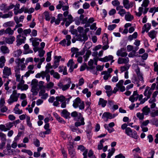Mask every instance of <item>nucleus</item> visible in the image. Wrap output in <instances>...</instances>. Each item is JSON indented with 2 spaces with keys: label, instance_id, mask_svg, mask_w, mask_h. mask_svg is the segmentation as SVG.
<instances>
[{
  "label": "nucleus",
  "instance_id": "f257e3e1",
  "mask_svg": "<svg viewBox=\"0 0 158 158\" xmlns=\"http://www.w3.org/2000/svg\"><path fill=\"white\" fill-rule=\"evenodd\" d=\"M71 116L74 118V120L77 121L75 123V125L76 127H78L85 124L84 118L83 117L82 114L81 113H79L74 111L71 114Z\"/></svg>",
  "mask_w": 158,
  "mask_h": 158
},
{
  "label": "nucleus",
  "instance_id": "f03ea898",
  "mask_svg": "<svg viewBox=\"0 0 158 158\" xmlns=\"http://www.w3.org/2000/svg\"><path fill=\"white\" fill-rule=\"evenodd\" d=\"M73 106L75 108L78 107L80 110H83L85 108L84 102L79 97H77L73 101Z\"/></svg>",
  "mask_w": 158,
  "mask_h": 158
},
{
  "label": "nucleus",
  "instance_id": "7ed1b4c3",
  "mask_svg": "<svg viewBox=\"0 0 158 158\" xmlns=\"http://www.w3.org/2000/svg\"><path fill=\"white\" fill-rule=\"evenodd\" d=\"M20 94H17L16 90L13 91L12 94L10 95L9 99L7 101V102L9 105H11L14 102L17 101Z\"/></svg>",
  "mask_w": 158,
  "mask_h": 158
},
{
  "label": "nucleus",
  "instance_id": "20e7f679",
  "mask_svg": "<svg viewBox=\"0 0 158 158\" xmlns=\"http://www.w3.org/2000/svg\"><path fill=\"white\" fill-rule=\"evenodd\" d=\"M125 133L128 136L135 139H137L139 137L137 132L134 130L131 129L130 127L127 128L125 131Z\"/></svg>",
  "mask_w": 158,
  "mask_h": 158
},
{
  "label": "nucleus",
  "instance_id": "39448f33",
  "mask_svg": "<svg viewBox=\"0 0 158 158\" xmlns=\"http://www.w3.org/2000/svg\"><path fill=\"white\" fill-rule=\"evenodd\" d=\"M15 7V6L10 3L9 6H7L6 3H2L0 6V9L2 11H3L4 13L7 12L10 10L13 9Z\"/></svg>",
  "mask_w": 158,
  "mask_h": 158
},
{
  "label": "nucleus",
  "instance_id": "423d86ee",
  "mask_svg": "<svg viewBox=\"0 0 158 158\" xmlns=\"http://www.w3.org/2000/svg\"><path fill=\"white\" fill-rule=\"evenodd\" d=\"M67 146L69 152V154L71 158H76V154L75 151V150L74 148L73 145L70 144H67Z\"/></svg>",
  "mask_w": 158,
  "mask_h": 158
},
{
  "label": "nucleus",
  "instance_id": "0eeeda50",
  "mask_svg": "<svg viewBox=\"0 0 158 158\" xmlns=\"http://www.w3.org/2000/svg\"><path fill=\"white\" fill-rule=\"evenodd\" d=\"M76 40L81 42L84 41L85 42L88 39V37L86 33L77 34H76Z\"/></svg>",
  "mask_w": 158,
  "mask_h": 158
},
{
  "label": "nucleus",
  "instance_id": "6e6552de",
  "mask_svg": "<svg viewBox=\"0 0 158 158\" xmlns=\"http://www.w3.org/2000/svg\"><path fill=\"white\" fill-rule=\"evenodd\" d=\"M3 76L2 77L4 78H8V76L11 74L10 68L7 67L5 66L3 71Z\"/></svg>",
  "mask_w": 158,
  "mask_h": 158
},
{
  "label": "nucleus",
  "instance_id": "1a4fd4ad",
  "mask_svg": "<svg viewBox=\"0 0 158 158\" xmlns=\"http://www.w3.org/2000/svg\"><path fill=\"white\" fill-rule=\"evenodd\" d=\"M61 116L66 119L70 118V113L66 109H64L60 113Z\"/></svg>",
  "mask_w": 158,
  "mask_h": 158
},
{
  "label": "nucleus",
  "instance_id": "9d476101",
  "mask_svg": "<svg viewBox=\"0 0 158 158\" xmlns=\"http://www.w3.org/2000/svg\"><path fill=\"white\" fill-rule=\"evenodd\" d=\"M113 57L112 55H109L108 56H106L103 58H98L99 60L103 62H106L109 60L113 59Z\"/></svg>",
  "mask_w": 158,
  "mask_h": 158
},
{
  "label": "nucleus",
  "instance_id": "9b49d317",
  "mask_svg": "<svg viewBox=\"0 0 158 158\" xmlns=\"http://www.w3.org/2000/svg\"><path fill=\"white\" fill-rule=\"evenodd\" d=\"M129 61V59L128 57L126 58H119L118 59V64H122L123 63H127Z\"/></svg>",
  "mask_w": 158,
  "mask_h": 158
},
{
  "label": "nucleus",
  "instance_id": "f8f14e48",
  "mask_svg": "<svg viewBox=\"0 0 158 158\" xmlns=\"http://www.w3.org/2000/svg\"><path fill=\"white\" fill-rule=\"evenodd\" d=\"M157 33V32L153 30L148 32V35L152 39H153L156 37Z\"/></svg>",
  "mask_w": 158,
  "mask_h": 158
},
{
  "label": "nucleus",
  "instance_id": "ddd939ff",
  "mask_svg": "<svg viewBox=\"0 0 158 158\" xmlns=\"http://www.w3.org/2000/svg\"><path fill=\"white\" fill-rule=\"evenodd\" d=\"M24 18L23 15H21L19 18L18 16H16L14 17V20L16 23H19L20 22H23Z\"/></svg>",
  "mask_w": 158,
  "mask_h": 158
},
{
  "label": "nucleus",
  "instance_id": "4468645a",
  "mask_svg": "<svg viewBox=\"0 0 158 158\" xmlns=\"http://www.w3.org/2000/svg\"><path fill=\"white\" fill-rule=\"evenodd\" d=\"M50 73L51 75H53V77L57 79H59L60 78V74L57 72H55L54 70H52L50 71Z\"/></svg>",
  "mask_w": 158,
  "mask_h": 158
},
{
  "label": "nucleus",
  "instance_id": "2eb2a0df",
  "mask_svg": "<svg viewBox=\"0 0 158 158\" xmlns=\"http://www.w3.org/2000/svg\"><path fill=\"white\" fill-rule=\"evenodd\" d=\"M123 3L124 7L127 9H128L130 7H131L133 6V5L131 6L129 0H123Z\"/></svg>",
  "mask_w": 158,
  "mask_h": 158
},
{
  "label": "nucleus",
  "instance_id": "dca6fc26",
  "mask_svg": "<svg viewBox=\"0 0 158 158\" xmlns=\"http://www.w3.org/2000/svg\"><path fill=\"white\" fill-rule=\"evenodd\" d=\"M107 103V101L104 100L102 98H100L99 101L98 103V105H101L102 107H104Z\"/></svg>",
  "mask_w": 158,
  "mask_h": 158
},
{
  "label": "nucleus",
  "instance_id": "f3484780",
  "mask_svg": "<svg viewBox=\"0 0 158 158\" xmlns=\"http://www.w3.org/2000/svg\"><path fill=\"white\" fill-rule=\"evenodd\" d=\"M0 50L3 54L8 53L9 50L7 47L6 46H2L1 47Z\"/></svg>",
  "mask_w": 158,
  "mask_h": 158
},
{
  "label": "nucleus",
  "instance_id": "a211bd4d",
  "mask_svg": "<svg viewBox=\"0 0 158 158\" xmlns=\"http://www.w3.org/2000/svg\"><path fill=\"white\" fill-rule=\"evenodd\" d=\"M20 105L19 104H16L14 109L15 113L16 114H21L23 113L22 110H20L18 107Z\"/></svg>",
  "mask_w": 158,
  "mask_h": 158
},
{
  "label": "nucleus",
  "instance_id": "6ab92c4d",
  "mask_svg": "<svg viewBox=\"0 0 158 158\" xmlns=\"http://www.w3.org/2000/svg\"><path fill=\"white\" fill-rule=\"evenodd\" d=\"M15 24V23L13 21H10L4 23L3 26L5 27H13Z\"/></svg>",
  "mask_w": 158,
  "mask_h": 158
},
{
  "label": "nucleus",
  "instance_id": "aec40b11",
  "mask_svg": "<svg viewBox=\"0 0 158 158\" xmlns=\"http://www.w3.org/2000/svg\"><path fill=\"white\" fill-rule=\"evenodd\" d=\"M15 38L14 37H12L9 38H6L5 39L6 42L8 44H11L15 40Z\"/></svg>",
  "mask_w": 158,
  "mask_h": 158
},
{
  "label": "nucleus",
  "instance_id": "412c9836",
  "mask_svg": "<svg viewBox=\"0 0 158 158\" xmlns=\"http://www.w3.org/2000/svg\"><path fill=\"white\" fill-rule=\"evenodd\" d=\"M132 82L137 85V87H139L140 85L139 84V80H138L136 77H134L132 78Z\"/></svg>",
  "mask_w": 158,
  "mask_h": 158
},
{
  "label": "nucleus",
  "instance_id": "4be33fe9",
  "mask_svg": "<svg viewBox=\"0 0 158 158\" xmlns=\"http://www.w3.org/2000/svg\"><path fill=\"white\" fill-rule=\"evenodd\" d=\"M13 13L11 11H9L8 13L3 15L2 18L3 19H6L10 18L13 16Z\"/></svg>",
  "mask_w": 158,
  "mask_h": 158
},
{
  "label": "nucleus",
  "instance_id": "5701e85b",
  "mask_svg": "<svg viewBox=\"0 0 158 158\" xmlns=\"http://www.w3.org/2000/svg\"><path fill=\"white\" fill-rule=\"evenodd\" d=\"M0 138L1 142H6V135L2 132H0Z\"/></svg>",
  "mask_w": 158,
  "mask_h": 158
},
{
  "label": "nucleus",
  "instance_id": "b1692460",
  "mask_svg": "<svg viewBox=\"0 0 158 158\" xmlns=\"http://www.w3.org/2000/svg\"><path fill=\"white\" fill-rule=\"evenodd\" d=\"M142 110L145 115H147L150 111V109L147 106H146L142 109Z\"/></svg>",
  "mask_w": 158,
  "mask_h": 158
},
{
  "label": "nucleus",
  "instance_id": "393cba45",
  "mask_svg": "<svg viewBox=\"0 0 158 158\" xmlns=\"http://www.w3.org/2000/svg\"><path fill=\"white\" fill-rule=\"evenodd\" d=\"M38 81L35 79H34L32 80L31 83V85L32 87L33 88H37L38 85Z\"/></svg>",
  "mask_w": 158,
  "mask_h": 158
},
{
  "label": "nucleus",
  "instance_id": "a878e982",
  "mask_svg": "<svg viewBox=\"0 0 158 158\" xmlns=\"http://www.w3.org/2000/svg\"><path fill=\"white\" fill-rule=\"evenodd\" d=\"M125 18L127 21H131L134 19V17L131 14H126L125 16Z\"/></svg>",
  "mask_w": 158,
  "mask_h": 158
},
{
  "label": "nucleus",
  "instance_id": "bb28decb",
  "mask_svg": "<svg viewBox=\"0 0 158 158\" xmlns=\"http://www.w3.org/2000/svg\"><path fill=\"white\" fill-rule=\"evenodd\" d=\"M56 100L61 102H63L65 101V98L62 95H61L60 96L56 97Z\"/></svg>",
  "mask_w": 158,
  "mask_h": 158
},
{
  "label": "nucleus",
  "instance_id": "cd10ccee",
  "mask_svg": "<svg viewBox=\"0 0 158 158\" xmlns=\"http://www.w3.org/2000/svg\"><path fill=\"white\" fill-rule=\"evenodd\" d=\"M30 41H32V45L34 47H37L39 44V42L33 40V38L30 39Z\"/></svg>",
  "mask_w": 158,
  "mask_h": 158
},
{
  "label": "nucleus",
  "instance_id": "c85d7f7f",
  "mask_svg": "<svg viewBox=\"0 0 158 158\" xmlns=\"http://www.w3.org/2000/svg\"><path fill=\"white\" fill-rule=\"evenodd\" d=\"M5 32L6 34L12 35L13 34L14 32V30H12L10 27H8L5 30Z\"/></svg>",
  "mask_w": 158,
  "mask_h": 158
},
{
  "label": "nucleus",
  "instance_id": "c756f323",
  "mask_svg": "<svg viewBox=\"0 0 158 158\" xmlns=\"http://www.w3.org/2000/svg\"><path fill=\"white\" fill-rule=\"evenodd\" d=\"M151 122L153 125H155L156 127L158 126V118H154L151 120Z\"/></svg>",
  "mask_w": 158,
  "mask_h": 158
},
{
  "label": "nucleus",
  "instance_id": "7c9ffc66",
  "mask_svg": "<svg viewBox=\"0 0 158 158\" xmlns=\"http://www.w3.org/2000/svg\"><path fill=\"white\" fill-rule=\"evenodd\" d=\"M151 24L150 23H148L147 24H145L143 27L146 28V32H148L149 30L151 29Z\"/></svg>",
  "mask_w": 158,
  "mask_h": 158
},
{
  "label": "nucleus",
  "instance_id": "2f4dec72",
  "mask_svg": "<svg viewBox=\"0 0 158 158\" xmlns=\"http://www.w3.org/2000/svg\"><path fill=\"white\" fill-rule=\"evenodd\" d=\"M71 83V81H68V83L63 85V88H62V90L63 91H65L70 86V84Z\"/></svg>",
  "mask_w": 158,
  "mask_h": 158
},
{
  "label": "nucleus",
  "instance_id": "473e14b6",
  "mask_svg": "<svg viewBox=\"0 0 158 158\" xmlns=\"http://www.w3.org/2000/svg\"><path fill=\"white\" fill-rule=\"evenodd\" d=\"M23 37V39H19L17 43V45L18 46L21 45L22 43H25V40L26 39V37H23Z\"/></svg>",
  "mask_w": 158,
  "mask_h": 158
},
{
  "label": "nucleus",
  "instance_id": "72a5a7b5",
  "mask_svg": "<svg viewBox=\"0 0 158 158\" xmlns=\"http://www.w3.org/2000/svg\"><path fill=\"white\" fill-rule=\"evenodd\" d=\"M91 104V103L89 101H87L85 102V104L87 106L86 110H89L90 114H91L92 113L91 108L90 107Z\"/></svg>",
  "mask_w": 158,
  "mask_h": 158
},
{
  "label": "nucleus",
  "instance_id": "f704fd0d",
  "mask_svg": "<svg viewBox=\"0 0 158 158\" xmlns=\"http://www.w3.org/2000/svg\"><path fill=\"white\" fill-rule=\"evenodd\" d=\"M0 130L2 131H6L8 130H9V128L8 129L4 125L1 124L0 125Z\"/></svg>",
  "mask_w": 158,
  "mask_h": 158
},
{
  "label": "nucleus",
  "instance_id": "c9c22d12",
  "mask_svg": "<svg viewBox=\"0 0 158 158\" xmlns=\"http://www.w3.org/2000/svg\"><path fill=\"white\" fill-rule=\"evenodd\" d=\"M88 127L89 128V129L87 130L86 131V132L87 133L88 138H90V137H91L90 134H91V130L92 129V127L91 126H88Z\"/></svg>",
  "mask_w": 158,
  "mask_h": 158
},
{
  "label": "nucleus",
  "instance_id": "e433bc0d",
  "mask_svg": "<svg viewBox=\"0 0 158 158\" xmlns=\"http://www.w3.org/2000/svg\"><path fill=\"white\" fill-rule=\"evenodd\" d=\"M136 116L140 120H143L144 119V114L143 113H137L136 114Z\"/></svg>",
  "mask_w": 158,
  "mask_h": 158
},
{
  "label": "nucleus",
  "instance_id": "4c0bfd02",
  "mask_svg": "<svg viewBox=\"0 0 158 158\" xmlns=\"http://www.w3.org/2000/svg\"><path fill=\"white\" fill-rule=\"evenodd\" d=\"M52 51L48 52L47 54V57L46 58V61L47 62L50 61L51 60V52Z\"/></svg>",
  "mask_w": 158,
  "mask_h": 158
},
{
  "label": "nucleus",
  "instance_id": "58836bf2",
  "mask_svg": "<svg viewBox=\"0 0 158 158\" xmlns=\"http://www.w3.org/2000/svg\"><path fill=\"white\" fill-rule=\"evenodd\" d=\"M149 3V1L148 0H144L142 4L141 5L142 7H144L145 8L147 7Z\"/></svg>",
  "mask_w": 158,
  "mask_h": 158
},
{
  "label": "nucleus",
  "instance_id": "ea45409f",
  "mask_svg": "<svg viewBox=\"0 0 158 158\" xmlns=\"http://www.w3.org/2000/svg\"><path fill=\"white\" fill-rule=\"evenodd\" d=\"M44 14L45 17V19L47 21H49L50 18L49 12L48 11H45L44 12Z\"/></svg>",
  "mask_w": 158,
  "mask_h": 158
},
{
  "label": "nucleus",
  "instance_id": "a19ab883",
  "mask_svg": "<svg viewBox=\"0 0 158 158\" xmlns=\"http://www.w3.org/2000/svg\"><path fill=\"white\" fill-rule=\"evenodd\" d=\"M139 80L142 82H144L143 77V74L141 73L137 74Z\"/></svg>",
  "mask_w": 158,
  "mask_h": 158
},
{
  "label": "nucleus",
  "instance_id": "79ce46f5",
  "mask_svg": "<svg viewBox=\"0 0 158 158\" xmlns=\"http://www.w3.org/2000/svg\"><path fill=\"white\" fill-rule=\"evenodd\" d=\"M112 4L115 6H119L120 3L118 0H114L112 2Z\"/></svg>",
  "mask_w": 158,
  "mask_h": 158
},
{
  "label": "nucleus",
  "instance_id": "37998d69",
  "mask_svg": "<svg viewBox=\"0 0 158 158\" xmlns=\"http://www.w3.org/2000/svg\"><path fill=\"white\" fill-rule=\"evenodd\" d=\"M125 49L124 48H122L118 50L117 51L116 54L118 56H120L122 53L125 51Z\"/></svg>",
  "mask_w": 158,
  "mask_h": 158
},
{
  "label": "nucleus",
  "instance_id": "c03bdc74",
  "mask_svg": "<svg viewBox=\"0 0 158 158\" xmlns=\"http://www.w3.org/2000/svg\"><path fill=\"white\" fill-rule=\"evenodd\" d=\"M61 56H54V61L55 62L59 64L60 61V60L61 58Z\"/></svg>",
  "mask_w": 158,
  "mask_h": 158
},
{
  "label": "nucleus",
  "instance_id": "a18cd8bd",
  "mask_svg": "<svg viewBox=\"0 0 158 158\" xmlns=\"http://www.w3.org/2000/svg\"><path fill=\"white\" fill-rule=\"evenodd\" d=\"M126 13V12L125 10L123 9H121V10H119L118 13L121 16H123Z\"/></svg>",
  "mask_w": 158,
  "mask_h": 158
},
{
  "label": "nucleus",
  "instance_id": "49530a36",
  "mask_svg": "<svg viewBox=\"0 0 158 158\" xmlns=\"http://www.w3.org/2000/svg\"><path fill=\"white\" fill-rule=\"evenodd\" d=\"M60 134L63 138L65 140L67 137V135L66 134L64 131H61L60 132Z\"/></svg>",
  "mask_w": 158,
  "mask_h": 158
},
{
  "label": "nucleus",
  "instance_id": "de8ad7c7",
  "mask_svg": "<svg viewBox=\"0 0 158 158\" xmlns=\"http://www.w3.org/2000/svg\"><path fill=\"white\" fill-rule=\"evenodd\" d=\"M36 88H33L31 87V91L32 93V95H36L38 94V92L36 90Z\"/></svg>",
  "mask_w": 158,
  "mask_h": 158
},
{
  "label": "nucleus",
  "instance_id": "09e8293b",
  "mask_svg": "<svg viewBox=\"0 0 158 158\" xmlns=\"http://www.w3.org/2000/svg\"><path fill=\"white\" fill-rule=\"evenodd\" d=\"M116 25L113 24L112 25H109L108 27V29L110 31L113 30L116 27Z\"/></svg>",
  "mask_w": 158,
  "mask_h": 158
},
{
  "label": "nucleus",
  "instance_id": "8fccbe9b",
  "mask_svg": "<svg viewBox=\"0 0 158 158\" xmlns=\"http://www.w3.org/2000/svg\"><path fill=\"white\" fill-rule=\"evenodd\" d=\"M102 42L103 44H108V38H104V36L102 38Z\"/></svg>",
  "mask_w": 158,
  "mask_h": 158
},
{
  "label": "nucleus",
  "instance_id": "3c124183",
  "mask_svg": "<svg viewBox=\"0 0 158 158\" xmlns=\"http://www.w3.org/2000/svg\"><path fill=\"white\" fill-rule=\"evenodd\" d=\"M6 127L7 128H9V130L14 125L13 122H9L7 123L6 124Z\"/></svg>",
  "mask_w": 158,
  "mask_h": 158
},
{
  "label": "nucleus",
  "instance_id": "603ef678",
  "mask_svg": "<svg viewBox=\"0 0 158 158\" xmlns=\"http://www.w3.org/2000/svg\"><path fill=\"white\" fill-rule=\"evenodd\" d=\"M77 149L80 150L81 152H83L86 149L83 145H81L78 146Z\"/></svg>",
  "mask_w": 158,
  "mask_h": 158
},
{
  "label": "nucleus",
  "instance_id": "864d4df0",
  "mask_svg": "<svg viewBox=\"0 0 158 158\" xmlns=\"http://www.w3.org/2000/svg\"><path fill=\"white\" fill-rule=\"evenodd\" d=\"M31 32V30L30 29H25L23 31V34L26 35L27 36V35L28 34H30Z\"/></svg>",
  "mask_w": 158,
  "mask_h": 158
},
{
  "label": "nucleus",
  "instance_id": "5fc2aeb1",
  "mask_svg": "<svg viewBox=\"0 0 158 158\" xmlns=\"http://www.w3.org/2000/svg\"><path fill=\"white\" fill-rule=\"evenodd\" d=\"M139 95L137 94V91H134L133 94L131 95L129 98H130V99H131V101H132V99H133V97H135V96H139Z\"/></svg>",
  "mask_w": 158,
  "mask_h": 158
},
{
  "label": "nucleus",
  "instance_id": "6e6d98bb",
  "mask_svg": "<svg viewBox=\"0 0 158 158\" xmlns=\"http://www.w3.org/2000/svg\"><path fill=\"white\" fill-rule=\"evenodd\" d=\"M124 81L123 80H120L118 83L116 85V86L118 88L121 86H122Z\"/></svg>",
  "mask_w": 158,
  "mask_h": 158
},
{
  "label": "nucleus",
  "instance_id": "4d7b16f0",
  "mask_svg": "<svg viewBox=\"0 0 158 158\" xmlns=\"http://www.w3.org/2000/svg\"><path fill=\"white\" fill-rule=\"evenodd\" d=\"M3 153H4V155H10L12 154V153L10 152V151L7 149H5L3 151Z\"/></svg>",
  "mask_w": 158,
  "mask_h": 158
},
{
  "label": "nucleus",
  "instance_id": "13d9d810",
  "mask_svg": "<svg viewBox=\"0 0 158 158\" xmlns=\"http://www.w3.org/2000/svg\"><path fill=\"white\" fill-rule=\"evenodd\" d=\"M88 149H86L84 151V152H83L82 155L84 157L83 158H87V153L88 152Z\"/></svg>",
  "mask_w": 158,
  "mask_h": 158
},
{
  "label": "nucleus",
  "instance_id": "bf43d9fd",
  "mask_svg": "<svg viewBox=\"0 0 158 158\" xmlns=\"http://www.w3.org/2000/svg\"><path fill=\"white\" fill-rule=\"evenodd\" d=\"M74 62L73 61V59H70L69 60L68 63H67V66L69 67L70 66H73Z\"/></svg>",
  "mask_w": 158,
  "mask_h": 158
},
{
  "label": "nucleus",
  "instance_id": "052dcab7",
  "mask_svg": "<svg viewBox=\"0 0 158 158\" xmlns=\"http://www.w3.org/2000/svg\"><path fill=\"white\" fill-rule=\"evenodd\" d=\"M116 12V10L114 9H112L109 12V14L110 15H112Z\"/></svg>",
  "mask_w": 158,
  "mask_h": 158
},
{
  "label": "nucleus",
  "instance_id": "680f3d73",
  "mask_svg": "<svg viewBox=\"0 0 158 158\" xmlns=\"http://www.w3.org/2000/svg\"><path fill=\"white\" fill-rule=\"evenodd\" d=\"M129 68V67L128 66H123L121 67V71L122 72L127 71Z\"/></svg>",
  "mask_w": 158,
  "mask_h": 158
},
{
  "label": "nucleus",
  "instance_id": "e2e57ef3",
  "mask_svg": "<svg viewBox=\"0 0 158 158\" xmlns=\"http://www.w3.org/2000/svg\"><path fill=\"white\" fill-rule=\"evenodd\" d=\"M149 123V121L148 120H147L143 122L142 123L141 125V128H142L143 126H146Z\"/></svg>",
  "mask_w": 158,
  "mask_h": 158
},
{
  "label": "nucleus",
  "instance_id": "0e129e2a",
  "mask_svg": "<svg viewBox=\"0 0 158 158\" xmlns=\"http://www.w3.org/2000/svg\"><path fill=\"white\" fill-rule=\"evenodd\" d=\"M151 115L152 117H154L156 116H158V110H156L154 112H152L151 114Z\"/></svg>",
  "mask_w": 158,
  "mask_h": 158
},
{
  "label": "nucleus",
  "instance_id": "69168bd1",
  "mask_svg": "<svg viewBox=\"0 0 158 158\" xmlns=\"http://www.w3.org/2000/svg\"><path fill=\"white\" fill-rule=\"evenodd\" d=\"M135 53L136 51H132L129 54L128 56L130 57H132L135 56Z\"/></svg>",
  "mask_w": 158,
  "mask_h": 158
},
{
  "label": "nucleus",
  "instance_id": "338daca9",
  "mask_svg": "<svg viewBox=\"0 0 158 158\" xmlns=\"http://www.w3.org/2000/svg\"><path fill=\"white\" fill-rule=\"evenodd\" d=\"M154 71H158V64L156 62H154Z\"/></svg>",
  "mask_w": 158,
  "mask_h": 158
},
{
  "label": "nucleus",
  "instance_id": "774afa93",
  "mask_svg": "<svg viewBox=\"0 0 158 158\" xmlns=\"http://www.w3.org/2000/svg\"><path fill=\"white\" fill-rule=\"evenodd\" d=\"M115 158H125V157L122 154L120 153L115 156Z\"/></svg>",
  "mask_w": 158,
  "mask_h": 158
}]
</instances>
